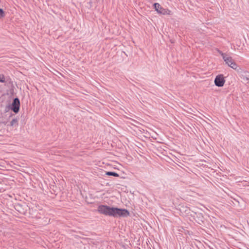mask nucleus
<instances>
[{
	"label": "nucleus",
	"instance_id": "nucleus-1",
	"mask_svg": "<svg viewBox=\"0 0 249 249\" xmlns=\"http://www.w3.org/2000/svg\"><path fill=\"white\" fill-rule=\"evenodd\" d=\"M97 211L101 214L114 217H126L129 215V212L126 209L110 207L104 205L98 206Z\"/></svg>",
	"mask_w": 249,
	"mask_h": 249
},
{
	"label": "nucleus",
	"instance_id": "nucleus-2",
	"mask_svg": "<svg viewBox=\"0 0 249 249\" xmlns=\"http://www.w3.org/2000/svg\"><path fill=\"white\" fill-rule=\"evenodd\" d=\"M154 7L155 10L159 14L162 15H170L171 11L168 9H165L163 8L159 3H155L154 4Z\"/></svg>",
	"mask_w": 249,
	"mask_h": 249
},
{
	"label": "nucleus",
	"instance_id": "nucleus-3",
	"mask_svg": "<svg viewBox=\"0 0 249 249\" xmlns=\"http://www.w3.org/2000/svg\"><path fill=\"white\" fill-rule=\"evenodd\" d=\"M20 107V101L18 98L13 99V102L10 106V109L15 113L18 112Z\"/></svg>",
	"mask_w": 249,
	"mask_h": 249
},
{
	"label": "nucleus",
	"instance_id": "nucleus-4",
	"mask_svg": "<svg viewBox=\"0 0 249 249\" xmlns=\"http://www.w3.org/2000/svg\"><path fill=\"white\" fill-rule=\"evenodd\" d=\"M214 84L218 87H222L225 83V79L223 74H220L216 76L214 79Z\"/></svg>",
	"mask_w": 249,
	"mask_h": 249
},
{
	"label": "nucleus",
	"instance_id": "nucleus-5",
	"mask_svg": "<svg viewBox=\"0 0 249 249\" xmlns=\"http://www.w3.org/2000/svg\"><path fill=\"white\" fill-rule=\"evenodd\" d=\"M0 82L4 83L5 86H8V84H12V81L10 78L5 77L4 75L2 74H0Z\"/></svg>",
	"mask_w": 249,
	"mask_h": 249
},
{
	"label": "nucleus",
	"instance_id": "nucleus-6",
	"mask_svg": "<svg viewBox=\"0 0 249 249\" xmlns=\"http://www.w3.org/2000/svg\"><path fill=\"white\" fill-rule=\"evenodd\" d=\"M241 78L247 83H249V72L247 71H243L241 74Z\"/></svg>",
	"mask_w": 249,
	"mask_h": 249
},
{
	"label": "nucleus",
	"instance_id": "nucleus-7",
	"mask_svg": "<svg viewBox=\"0 0 249 249\" xmlns=\"http://www.w3.org/2000/svg\"><path fill=\"white\" fill-rule=\"evenodd\" d=\"M223 59L224 60L225 63L229 66L230 64H231L233 59L232 58L231 56H229L227 54L225 57L223 56Z\"/></svg>",
	"mask_w": 249,
	"mask_h": 249
},
{
	"label": "nucleus",
	"instance_id": "nucleus-8",
	"mask_svg": "<svg viewBox=\"0 0 249 249\" xmlns=\"http://www.w3.org/2000/svg\"><path fill=\"white\" fill-rule=\"evenodd\" d=\"M15 209L20 213H24L25 210L23 208V206L20 204H17L15 205Z\"/></svg>",
	"mask_w": 249,
	"mask_h": 249
},
{
	"label": "nucleus",
	"instance_id": "nucleus-9",
	"mask_svg": "<svg viewBox=\"0 0 249 249\" xmlns=\"http://www.w3.org/2000/svg\"><path fill=\"white\" fill-rule=\"evenodd\" d=\"M230 67H231V68L234 69V70H237L238 67V66L237 65V64L234 62V60L232 61V62L230 64L229 66Z\"/></svg>",
	"mask_w": 249,
	"mask_h": 249
},
{
	"label": "nucleus",
	"instance_id": "nucleus-10",
	"mask_svg": "<svg viewBox=\"0 0 249 249\" xmlns=\"http://www.w3.org/2000/svg\"><path fill=\"white\" fill-rule=\"evenodd\" d=\"M106 175H107V176H114L115 177H119V174L115 172H110V171L107 172L106 173Z\"/></svg>",
	"mask_w": 249,
	"mask_h": 249
},
{
	"label": "nucleus",
	"instance_id": "nucleus-11",
	"mask_svg": "<svg viewBox=\"0 0 249 249\" xmlns=\"http://www.w3.org/2000/svg\"><path fill=\"white\" fill-rule=\"evenodd\" d=\"M10 124L11 126L18 125V120L16 119H13L10 122Z\"/></svg>",
	"mask_w": 249,
	"mask_h": 249
},
{
	"label": "nucleus",
	"instance_id": "nucleus-12",
	"mask_svg": "<svg viewBox=\"0 0 249 249\" xmlns=\"http://www.w3.org/2000/svg\"><path fill=\"white\" fill-rule=\"evenodd\" d=\"M217 51L219 53V54H220L221 55L222 58H223V56L225 57L227 54L226 53H223L221 51L219 50V49H217Z\"/></svg>",
	"mask_w": 249,
	"mask_h": 249
},
{
	"label": "nucleus",
	"instance_id": "nucleus-13",
	"mask_svg": "<svg viewBox=\"0 0 249 249\" xmlns=\"http://www.w3.org/2000/svg\"><path fill=\"white\" fill-rule=\"evenodd\" d=\"M4 14L3 10L2 9H0V18L4 17Z\"/></svg>",
	"mask_w": 249,
	"mask_h": 249
}]
</instances>
